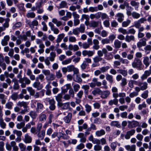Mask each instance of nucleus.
<instances>
[{
  "instance_id": "nucleus-1",
  "label": "nucleus",
  "mask_w": 151,
  "mask_h": 151,
  "mask_svg": "<svg viewBox=\"0 0 151 151\" xmlns=\"http://www.w3.org/2000/svg\"><path fill=\"white\" fill-rule=\"evenodd\" d=\"M132 66L134 68H136L139 70H142L143 68L141 60L138 58H135L132 63Z\"/></svg>"
},
{
  "instance_id": "nucleus-2",
  "label": "nucleus",
  "mask_w": 151,
  "mask_h": 151,
  "mask_svg": "<svg viewBox=\"0 0 151 151\" xmlns=\"http://www.w3.org/2000/svg\"><path fill=\"white\" fill-rule=\"evenodd\" d=\"M19 81L21 84V86L22 88L26 87V84L28 85L31 83L30 80L26 77H24L19 80Z\"/></svg>"
},
{
  "instance_id": "nucleus-3",
  "label": "nucleus",
  "mask_w": 151,
  "mask_h": 151,
  "mask_svg": "<svg viewBox=\"0 0 151 151\" xmlns=\"http://www.w3.org/2000/svg\"><path fill=\"white\" fill-rule=\"evenodd\" d=\"M89 85L91 88H94L96 86L100 87L101 85V83L98 81V79L96 78H93L92 79V82L89 83Z\"/></svg>"
},
{
  "instance_id": "nucleus-4",
  "label": "nucleus",
  "mask_w": 151,
  "mask_h": 151,
  "mask_svg": "<svg viewBox=\"0 0 151 151\" xmlns=\"http://www.w3.org/2000/svg\"><path fill=\"white\" fill-rule=\"evenodd\" d=\"M128 127L130 129L138 126L139 125V122L135 120L128 121Z\"/></svg>"
},
{
  "instance_id": "nucleus-5",
  "label": "nucleus",
  "mask_w": 151,
  "mask_h": 151,
  "mask_svg": "<svg viewBox=\"0 0 151 151\" xmlns=\"http://www.w3.org/2000/svg\"><path fill=\"white\" fill-rule=\"evenodd\" d=\"M58 107L61 108V109L63 110H66L70 108V104L68 102L63 103L62 102L59 103L57 104Z\"/></svg>"
},
{
  "instance_id": "nucleus-6",
  "label": "nucleus",
  "mask_w": 151,
  "mask_h": 151,
  "mask_svg": "<svg viewBox=\"0 0 151 151\" xmlns=\"http://www.w3.org/2000/svg\"><path fill=\"white\" fill-rule=\"evenodd\" d=\"M68 72H70L72 71L73 72L74 74L79 73V70L77 68L75 67L73 65H68L67 67Z\"/></svg>"
},
{
  "instance_id": "nucleus-7",
  "label": "nucleus",
  "mask_w": 151,
  "mask_h": 151,
  "mask_svg": "<svg viewBox=\"0 0 151 151\" xmlns=\"http://www.w3.org/2000/svg\"><path fill=\"white\" fill-rule=\"evenodd\" d=\"M137 85L141 89V91L146 90L148 88V83L146 82H141L139 81L137 83Z\"/></svg>"
},
{
  "instance_id": "nucleus-8",
  "label": "nucleus",
  "mask_w": 151,
  "mask_h": 151,
  "mask_svg": "<svg viewBox=\"0 0 151 151\" xmlns=\"http://www.w3.org/2000/svg\"><path fill=\"white\" fill-rule=\"evenodd\" d=\"M114 58L116 59H120V62L123 64H128L129 62L128 60L127 59H124L122 58H120V56L118 54H116L114 56Z\"/></svg>"
},
{
  "instance_id": "nucleus-9",
  "label": "nucleus",
  "mask_w": 151,
  "mask_h": 151,
  "mask_svg": "<svg viewBox=\"0 0 151 151\" xmlns=\"http://www.w3.org/2000/svg\"><path fill=\"white\" fill-rule=\"evenodd\" d=\"M47 99L50 104V109L51 110H54L55 108V102L54 100L53 99H50L49 98H47Z\"/></svg>"
},
{
  "instance_id": "nucleus-10",
  "label": "nucleus",
  "mask_w": 151,
  "mask_h": 151,
  "mask_svg": "<svg viewBox=\"0 0 151 151\" xmlns=\"http://www.w3.org/2000/svg\"><path fill=\"white\" fill-rule=\"evenodd\" d=\"M147 39L145 38H144L140 40L137 44V47L138 48H140L142 46H145L146 44V41Z\"/></svg>"
},
{
  "instance_id": "nucleus-11",
  "label": "nucleus",
  "mask_w": 151,
  "mask_h": 151,
  "mask_svg": "<svg viewBox=\"0 0 151 151\" xmlns=\"http://www.w3.org/2000/svg\"><path fill=\"white\" fill-rule=\"evenodd\" d=\"M32 138L28 134H26L24 135L23 141L26 143H30L32 142Z\"/></svg>"
},
{
  "instance_id": "nucleus-12",
  "label": "nucleus",
  "mask_w": 151,
  "mask_h": 151,
  "mask_svg": "<svg viewBox=\"0 0 151 151\" xmlns=\"http://www.w3.org/2000/svg\"><path fill=\"white\" fill-rule=\"evenodd\" d=\"M95 142L96 144H100L101 145H106L107 144L106 139L104 138H102L100 139H95Z\"/></svg>"
},
{
  "instance_id": "nucleus-13",
  "label": "nucleus",
  "mask_w": 151,
  "mask_h": 151,
  "mask_svg": "<svg viewBox=\"0 0 151 151\" xmlns=\"http://www.w3.org/2000/svg\"><path fill=\"white\" fill-rule=\"evenodd\" d=\"M12 81L14 83L13 88L14 90H18L19 88V86L18 83L17 79L16 78H14L12 79Z\"/></svg>"
},
{
  "instance_id": "nucleus-14",
  "label": "nucleus",
  "mask_w": 151,
  "mask_h": 151,
  "mask_svg": "<svg viewBox=\"0 0 151 151\" xmlns=\"http://www.w3.org/2000/svg\"><path fill=\"white\" fill-rule=\"evenodd\" d=\"M10 37L9 35L5 36L1 41V44L3 46H6L8 44V42L9 40Z\"/></svg>"
},
{
  "instance_id": "nucleus-15",
  "label": "nucleus",
  "mask_w": 151,
  "mask_h": 151,
  "mask_svg": "<svg viewBox=\"0 0 151 151\" xmlns=\"http://www.w3.org/2000/svg\"><path fill=\"white\" fill-rule=\"evenodd\" d=\"M135 132V131L134 129H132L131 130L127 131L125 136V137L126 139H130V136L134 135Z\"/></svg>"
},
{
  "instance_id": "nucleus-16",
  "label": "nucleus",
  "mask_w": 151,
  "mask_h": 151,
  "mask_svg": "<svg viewBox=\"0 0 151 151\" xmlns=\"http://www.w3.org/2000/svg\"><path fill=\"white\" fill-rule=\"evenodd\" d=\"M110 94V91L109 90H106L102 91L101 93V97L102 99H105L109 97Z\"/></svg>"
},
{
  "instance_id": "nucleus-17",
  "label": "nucleus",
  "mask_w": 151,
  "mask_h": 151,
  "mask_svg": "<svg viewBox=\"0 0 151 151\" xmlns=\"http://www.w3.org/2000/svg\"><path fill=\"white\" fill-rule=\"evenodd\" d=\"M86 135H84L83 133H80L78 135V137L80 138V142L82 143H85L86 141Z\"/></svg>"
},
{
  "instance_id": "nucleus-18",
  "label": "nucleus",
  "mask_w": 151,
  "mask_h": 151,
  "mask_svg": "<svg viewBox=\"0 0 151 151\" xmlns=\"http://www.w3.org/2000/svg\"><path fill=\"white\" fill-rule=\"evenodd\" d=\"M82 55L84 56H86L87 55H88L89 57H91L92 56L94 52L90 50H84L82 51Z\"/></svg>"
},
{
  "instance_id": "nucleus-19",
  "label": "nucleus",
  "mask_w": 151,
  "mask_h": 151,
  "mask_svg": "<svg viewBox=\"0 0 151 151\" xmlns=\"http://www.w3.org/2000/svg\"><path fill=\"white\" fill-rule=\"evenodd\" d=\"M72 116L71 113H68V115L63 118V120L66 123H69L70 122Z\"/></svg>"
},
{
  "instance_id": "nucleus-20",
  "label": "nucleus",
  "mask_w": 151,
  "mask_h": 151,
  "mask_svg": "<svg viewBox=\"0 0 151 151\" xmlns=\"http://www.w3.org/2000/svg\"><path fill=\"white\" fill-rule=\"evenodd\" d=\"M136 145H127L125 146L126 149L127 151H135Z\"/></svg>"
},
{
  "instance_id": "nucleus-21",
  "label": "nucleus",
  "mask_w": 151,
  "mask_h": 151,
  "mask_svg": "<svg viewBox=\"0 0 151 151\" xmlns=\"http://www.w3.org/2000/svg\"><path fill=\"white\" fill-rule=\"evenodd\" d=\"M93 48L96 50H98L100 48V46L99 45V42L96 39H94L93 41Z\"/></svg>"
},
{
  "instance_id": "nucleus-22",
  "label": "nucleus",
  "mask_w": 151,
  "mask_h": 151,
  "mask_svg": "<svg viewBox=\"0 0 151 151\" xmlns=\"http://www.w3.org/2000/svg\"><path fill=\"white\" fill-rule=\"evenodd\" d=\"M33 86L39 90H41L43 88L42 85L40 82H35L33 84Z\"/></svg>"
},
{
  "instance_id": "nucleus-23",
  "label": "nucleus",
  "mask_w": 151,
  "mask_h": 151,
  "mask_svg": "<svg viewBox=\"0 0 151 151\" xmlns=\"http://www.w3.org/2000/svg\"><path fill=\"white\" fill-rule=\"evenodd\" d=\"M39 133L37 134L38 137L41 140H42L45 135V130H42L41 132H38Z\"/></svg>"
},
{
  "instance_id": "nucleus-24",
  "label": "nucleus",
  "mask_w": 151,
  "mask_h": 151,
  "mask_svg": "<svg viewBox=\"0 0 151 151\" xmlns=\"http://www.w3.org/2000/svg\"><path fill=\"white\" fill-rule=\"evenodd\" d=\"M143 63L145 65L146 67L147 68L150 65V62L149 57L147 56H145L143 57Z\"/></svg>"
},
{
  "instance_id": "nucleus-25",
  "label": "nucleus",
  "mask_w": 151,
  "mask_h": 151,
  "mask_svg": "<svg viewBox=\"0 0 151 151\" xmlns=\"http://www.w3.org/2000/svg\"><path fill=\"white\" fill-rule=\"evenodd\" d=\"M102 91L99 88H95L92 92V93L94 96L96 95L97 94L101 95Z\"/></svg>"
},
{
  "instance_id": "nucleus-26",
  "label": "nucleus",
  "mask_w": 151,
  "mask_h": 151,
  "mask_svg": "<svg viewBox=\"0 0 151 151\" xmlns=\"http://www.w3.org/2000/svg\"><path fill=\"white\" fill-rule=\"evenodd\" d=\"M107 52V51L106 49L104 48L102 50H99L97 52V54L99 56L101 57L103 55V54H106Z\"/></svg>"
},
{
  "instance_id": "nucleus-27",
  "label": "nucleus",
  "mask_w": 151,
  "mask_h": 151,
  "mask_svg": "<svg viewBox=\"0 0 151 151\" xmlns=\"http://www.w3.org/2000/svg\"><path fill=\"white\" fill-rule=\"evenodd\" d=\"M78 73L74 74L76 75V78H73V81L77 83H81L82 82V80L81 78L78 75Z\"/></svg>"
},
{
  "instance_id": "nucleus-28",
  "label": "nucleus",
  "mask_w": 151,
  "mask_h": 151,
  "mask_svg": "<svg viewBox=\"0 0 151 151\" xmlns=\"http://www.w3.org/2000/svg\"><path fill=\"white\" fill-rule=\"evenodd\" d=\"M110 125L111 126L116 127L119 128L121 127V125L119 122L116 121H112L110 124Z\"/></svg>"
},
{
  "instance_id": "nucleus-29",
  "label": "nucleus",
  "mask_w": 151,
  "mask_h": 151,
  "mask_svg": "<svg viewBox=\"0 0 151 151\" xmlns=\"http://www.w3.org/2000/svg\"><path fill=\"white\" fill-rule=\"evenodd\" d=\"M55 78L54 74L52 73H50L46 77V79L47 81H52L54 80Z\"/></svg>"
},
{
  "instance_id": "nucleus-30",
  "label": "nucleus",
  "mask_w": 151,
  "mask_h": 151,
  "mask_svg": "<svg viewBox=\"0 0 151 151\" xmlns=\"http://www.w3.org/2000/svg\"><path fill=\"white\" fill-rule=\"evenodd\" d=\"M17 105L18 106H23L26 109H27V103L24 101H19L17 102Z\"/></svg>"
},
{
  "instance_id": "nucleus-31",
  "label": "nucleus",
  "mask_w": 151,
  "mask_h": 151,
  "mask_svg": "<svg viewBox=\"0 0 151 151\" xmlns=\"http://www.w3.org/2000/svg\"><path fill=\"white\" fill-rule=\"evenodd\" d=\"M56 54L55 52H52L50 53V56L48 58L49 60L51 62H53L54 61L55 58Z\"/></svg>"
},
{
  "instance_id": "nucleus-32",
  "label": "nucleus",
  "mask_w": 151,
  "mask_h": 151,
  "mask_svg": "<svg viewBox=\"0 0 151 151\" xmlns=\"http://www.w3.org/2000/svg\"><path fill=\"white\" fill-rule=\"evenodd\" d=\"M96 15L99 18L101 17L102 19H106L108 17L106 14L100 12L96 13Z\"/></svg>"
},
{
  "instance_id": "nucleus-33",
  "label": "nucleus",
  "mask_w": 151,
  "mask_h": 151,
  "mask_svg": "<svg viewBox=\"0 0 151 151\" xmlns=\"http://www.w3.org/2000/svg\"><path fill=\"white\" fill-rule=\"evenodd\" d=\"M105 134V131L103 129H101L100 130L97 131H96L95 133L96 135L98 137L104 135Z\"/></svg>"
},
{
  "instance_id": "nucleus-34",
  "label": "nucleus",
  "mask_w": 151,
  "mask_h": 151,
  "mask_svg": "<svg viewBox=\"0 0 151 151\" xmlns=\"http://www.w3.org/2000/svg\"><path fill=\"white\" fill-rule=\"evenodd\" d=\"M118 100L117 99H114L113 100H110L108 103L110 106H112L113 104L117 105L118 104Z\"/></svg>"
},
{
  "instance_id": "nucleus-35",
  "label": "nucleus",
  "mask_w": 151,
  "mask_h": 151,
  "mask_svg": "<svg viewBox=\"0 0 151 151\" xmlns=\"http://www.w3.org/2000/svg\"><path fill=\"white\" fill-rule=\"evenodd\" d=\"M131 5L133 6L134 7L135 10H137L139 8V3L135 1H132L130 2Z\"/></svg>"
},
{
  "instance_id": "nucleus-36",
  "label": "nucleus",
  "mask_w": 151,
  "mask_h": 151,
  "mask_svg": "<svg viewBox=\"0 0 151 151\" xmlns=\"http://www.w3.org/2000/svg\"><path fill=\"white\" fill-rule=\"evenodd\" d=\"M106 79L109 81V83L112 84L113 82V77L111 75H110L108 74L106 75Z\"/></svg>"
},
{
  "instance_id": "nucleus-37",
  "label": "nucleus",
  "mask_w": 151,
  "mask_h": 151,
  "mask_svg": "<svg viewBox=\"0 0 151 151\" xmlns=\"http://www.w3.org/2000/svg\"><path fill=\"white\" fill-rule=\"evenodd\" d=\"M134 37L133 35H128L126 36L125 37V40L126 42H130L131 41L134 40Z\"/></svg>"
},
{
  "instance_id": "nucleus-38",
  "label": "nucleus",
  "mask_w": 151,
  "mask_h": 151,
  "mask_svg": "<svg viewBox=\"0 0 151 151\" xmlns=\"http://www.w3.org/2000/svg\"><path fill=\"white\" fill-rule=\"evenodd\" d=\"M121 42L119 40H116L114 41V47L116 48H119L121 47Z\"/></svg>"
},
{
  "instance_id": "nucleus-39",
  "label": "nucleus",
  "mask_w": 151,
  "mask_h": 151,
  "mask_svg": "<svg viewBox=\"0 0 151 151\" xmlns=\"http://www.w3.org/2000/svg\"><path fill=\"white\" fill-rule=\"evenodd\" d=\"M43 108L44 106L42 104L40 103H37L36 109L37 112H39L41 110L43 109Z\"/></svg>"
},
{
  "instance_id": "nucleus-40",
  "label": "nucleus",
  "mask_w": 151,
  "mask_h": 151,
  "mask_svg": "<svg viewBox=\"0 0 151 151\" xmlns=\"http://www.w3.org/2000/svg\"><path fill=\"white\" fill-rule=\"evenodd\" d=\"M64 36L65 34L64 33H62L58 35L56 40V42L58 43L60 42Z\"/></svg>"
},
{
  "instance_id": "nucleus-41",
  "label": "nucleus",
  "mask_w": 151,
  "mask_h": 151,
  "mask_svg": "<svg viewBox=\"0 0 151 151\" xmlns=\"http://www.w3.org/2000/svg\"><path fill=\"white\" fill-rule=\"evenodd\" d=\"M59 135L58 137L59 139L58 140H60V138L62 137L64 139H67L69 138V136L65 134H63L61 132L59 133Z\"/></svg>"
},
{
  "instance_id": "nucleus-42",
  "label": "nucleus",
  "mask_w": 151,
  "mask_h": 151,
  "mask_svg": "<svg viewBox=\"0 0 151 151\" xmlns=\"http://www.w3.org/2000/svg\"><path fill=\"white\" fill-rule=\"evenodd\" d=\"M63 97L61 93L58 94L55 96L56 100L58 102V104L61 102Z\"/></svg>"
},
{
  "instance_id": "nucleus-43",
  "label": "nucleus",
  "mask_w": 151,
  "mask_h": 151,
  "mask_svg": "<svg viewBox=\"0 0 151 151\" xmlns=\"http://www.w3.org/2000/svg\"><path fill=\"white\" fill-rule=\"evenodd\" d=\"M52 22L55 24H56L57 26L59 27L62 24L65 25L64 23H63L60 21H59L57 19H52Z\"/></svg>"
},
{
  "instance_id": "nucleus-44",
  "label": "nucleus",
  "mask_w": 151,
  "mask_h": 151,
  "mask_svg": "<svg viewBox=\"0 0 151 151\" xmlns=\"http://www.w3.org/2000/svg\"><path fill=\"white\" fill-rule=\"evenodd\" d=\"M13 103L11 101L7 102L5 105L6 108L8 109H11L12 108Z\"/></svg>"
},
{
  "instance_id": "nucleus-45",
  "label": "nucleus",
  "mask_w": 151,
  "mask_h": 151,
  "mask_svg": "<svg viewBox=\"0 0 151 151\" xmlns=\"http://www.w3.org/2000/svg\"><path fill=\"white\" fill-rule=\"evenodd\" d=\"M39 121L41 122H44L46 119V116L45 114H41L39 116Z\"/></svg>"
},
{
  "instance_id": "nucleus-46",
  "label": "nucleus",
  "mask_w": 151,
  "mask_h": 151,
  "mask_svg": "<svg viewBox=\"0 0 151 151\" xmlns=\"http://www.w3.org/2000/svg\"><path fill=\"white\" fill-rule=\"evenodd\" d=\"M19 146L21 150V151H26V146L23 143H19Z\"/></svg>"
},
{
  "instance_id": "nucleus-47",
  "label": "nucleus",
  "mask_w": 151,
  "mask_h": 151,
  "mask_svg": "<svg viewBox=\"0 0 151 151\" xmlns=\"http://www.w3.org/2000/svg\"><path fill=\"white\" fill-rule=\"evenodd\" d=\"M85 110L88 113H89L92 110L91 107L88 104H86L85 105Z\"/></svg>"
},
{
  "instance_id": "nucleus-48",
  "label": "nucleus",
  "mask_w": 151,
  "mask_h": 151,
  "mask_svg": "<svg viewBox=\"0 0 151 151\" xmlns=\"http://www.w3.org/2000/svg\"><path fill=\"white\" fill-rule=\"evenodd\" d=\"M13 132L14 134H16L17 137H21L22 134L21 131L16 129L14 130Z\"/></svg>"
},
{
  "instance_id": "nucleus-49",
  "label": "nucleus",
  "mask_w": 151,
  "mask_h": 151,
  "mask_svg": "<svg viewBox=\"0 0 151 151\" xmlns=\"http://www.w3.org/2000/svg\"><path fill=\"white\" fill-rule=\"evenodd\" d=\"M110 69V67L109 66H103L100 68V70L102 73H103L106 72Z\"/></svg>"
},
{
  "instance_id": "nucleus-50",
  "label": "nucleus",
  "mask_w": 151,
  "mask_h": 151,
  "mask_svg": "<svg viewBox=\"0 0 151 151\" xmlns=\"http://www.w3.org/2000/svg\"><path fill=\"white\" fill-rule=\"evenodd\" d=\"M19 10L23 11H25V9L24 7V4L23 3L18 4L17 5Z\"/></svg>"
},
{
  "instance_id": "nucleus-51",
  "label": "nucleus",
  "mask_w": 151,
  "mask_h": 151,
  "mask_svg": "<svg viewBox=\"0 0 151 151\" xmlns=\"http://www.w3.org/2000/svg\"><path fill=\"white\" fill-rule=\"evenodd\" d=\"M29 115L33 119H35L37 116V114L35 111H31L29 113Z\"/></svg>"
},
{
  "instance_id": "nucleus-52",
  "label": "nucleus",
  "mask_w": 151,
  "mask_h": 151,
  "mask_svg": "<svg viewBox=\"0 0 151 151\" xmlns=\"http://www.w3.org/2000/svg\"><path fill=\"white\" fill-rule=\"evenodd\" d=\"M25 125V123L24 122H21L17 124L16 125V127L17 129H20L24 127Z\"/></svg>"
},
{
  "instance_id": "nucleus-53",
  "label": "nucleus",
  "mask_w": 151,
  "mask_h": 151,
  "mask_svg": "<svg viewBox=\"0 0 151 151\" xmlns=\"http://www.w3.org/2000/svg\"><path fill=\"white\" fill-rule=\"evenodd\" d=\"M27 91L29 92L31 96L34 95L35 93L34 90L31 87H28L27 88Z\"/></svg>"
},
{
  "instance_id": "nucleus-54",
  "label": "nucleus",
  "mask_w": 151,
  "mask_h": 151,
  "mask_svg": "<svg viewBox=\"0 0 151 151\" xmlns=\"http://www.w3.org/2000/svg\"><path fill=\"white\" fill-rule=\"evenodd\" d=\"M148 93L149 92L148 90H145L142 94V97L144 99H146L148 97Z\"/></svg>"
},
{
  "instance_id": "nucleus-55",
  "label": "nucleus",
  "mask_w": 151,
  "mask_h": 151,
  "mask_svg": "<svg viewBox=\"0 0 151 151\" xmlns=\"http://www.w3.org/2000/svg\"><path fill=\"white\" fill-rule=\"evenodd\" d=\"M99 145L97 144L94 146V150L96 151H99L101 150L102 147Z\"/></svg>"
},
{
  "instance_id": "nucleus-56",
  "label": "nucleus",
  "mask_w": 151,
  "mask_h": 151,
  "mask_svg": "<svg viewBox=\"0 0 151 151\" xmlns=\"http://www.w3.org/2000/svg\"><path fill=\"white\" fill-rule=\"evenodd\" d=\"M118 31L119 32L122 33L123 35L128 34V32L127 31V30L122 27L119 28L118 29Z\"/></svg>"
},
{
  "instance_id": "nucleus-57",
  "label": "nucleus",
  "mask_w": 151,
  "mask_h": 151,
  "mask_svg": "<svg viewBox=\"0 0 151 151\" xmlns=\"http://www.w3.org/2000/svg\"><path fill=\"white\" fill-rule=\"evenodd\" d=\"M60 8H66L67 7V3L65 1H62L60 5Z\"/></svg>"
},
{
  "instance_id": "nucleus-58",
  "label": "nucleus",
  "mask_w": 151,
  "mask_h": 151,
  "mask_svg": "<svg viewBox=\"0 0 151 151\" xmlns=\"http://www.w3.org/2000/svg\"><path fill=\"white\" fill-rule=\"evenodd\" d=\"M93 106L95 109H99L101 107V104L95 101L93 104Z\"/></svg>"
},
{
  "instance_id": "nucleus-59",
  "label": "nucleus",
  "mask_w": 151,
  "mask_h": 151,
  "mask_svg": "<svg viewBox=\"0 0 151 151\" xmlns=\"http://www.w3.org/2000/svg\"><path fill=\"white\" fill-rule=\"evenodd\" d=\"M71 61L72 59L69 58L63 61L62 62V63L63 65H66L71 63Z\"/></svg>"
},
{
  "instance_id": "nucleus-60",
  "label": "nucleus",
  "mask_w": 151,
  "mask_h": 151,
  "mask_svg": "<svg viewBox=\"0 0 151 151\" xmlns=\"http://www.w3.org/2000/svg\"><path fill=\"white\" fill-rule=\"evenodd\" d=\"M119 73L122 74L124 76H126L127 75V70L120 69L118 70Z\"/></svg>"
},
{
  "instance_id": "nucleus-61",
  "label": "nucleus",
  "mask_w": 151,
  "mask_h": 151,
  "mask_svg": "<svg viewBox=\"0 0 151 151\" xmlns=\"http://www.w3.org/2000/svg\"><path fill=\"white\" fill-rule=\"evenodd\" d=\"M0 126L3 129H5L6 127V124L4 122L3 119H0Z\"/></svg>"
},
{
  "instance_id": "nucleus-62",
  "label": "nucleus",
  "mask_w": 151,
  "mask_h": 151,
  "mask_svg": "<svg viewBox=\"0 0 151 151\" xmlns=\"http://www.w3.org/2000/svg\"><path fill=\"white\" fill-rule=\"evenodd\" d=\"M117 145L116 142H114L111 143L110 146L113 150H115L116 147Z\"/></svg>"
},
{
  "instance_id": "nucleus-63",
  "label": "nucleus",
  "mask_w": 151,
  "mask_h": 151,
  "mask_svg": "<svg viewBox=\"0 0 151 151\" xmlns=\"http://www.w3.org/2000/svg\"><path fill=\"white\" fill-rule=\"evenodd\" d=\"M102 59V58L101 57L97 56L93 58V60L95 63H98L101 61Z\"/></svg>"
},
{
  "instance_id": "nucleus-64",
  "label": "nucleus",
  "mask_w": 151,
  "mask_h": 151,
  "mask_svg": "<svg viewBox=\"0 0 151 151\" xmlns=\"http://www.w3.org/2000/svg\"><path fill=\"white\" fill-rule=\"evenodd\" d=\"M73 87L74 91L76 92L78 91L80 89V86L78 84H75L73 85Z\"/></svg>"
}]
</instances>
